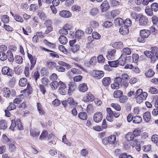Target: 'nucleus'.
Instances as JSON below:
<instances>
[{"instance_id": "3", "label": "nucleus", "mask_w": 158, "mask_h": 158, "mask_svg": "<svg viewBox=\"0 0 158 158\" xmlns=\"http://www.w3.org/2000/svg\"><path fill=\"white\" fill-rule=\"evenodd\" d=\"M2 74L7 76L11 77L12 76L13 70L12 69H10L9 67L5 66L3 67L2 69Z\"/></svg>"}, {"instance_id": "55", "label": "nucleus", "mask_w": 158, "mask_h": 158, "mask_svg": "<svg viewBox=\"0 0 158 158\" xmlns=\"http://www.w3.org/2000/svg\"><path fill=\"white\" fill-rule=\"evenodd\" d=\"M90 25L92 27L96 28L98 27L99 24L97 21L93 20L91 22Z\"/></svg>"}, {"instance_id": "41", "label": "nucleus", "mask_w": 158, "mask_h": 158, "mask_svg": "<svg viewBox=\"0 0 158 158\" xmlns=\"http://www.w3.org/2000/svg\"><path fill=\"white\" fill-rule=\"evenodd\" d=\"M3 90L4 96L6 97H9L10 94V91L9 89L8 88H4L3 89Z\"/></svg>"}, {"instance_id": "4", "label": "nucleus", "mask_w": 158, "mask_h": 158, "mask_svg": "<svg viewBox=\"0 0 158 158\" xmlns=\"http://www.w3.org/2000/svg\"><path fill=\"white\" fill-rule=\"evenodd\" d=\"M68 94L70 96L75 91L77 86L76 84L73 82H69L68 84Z\"/></svg>"}, {"instance_id": "54", "label": "nucleus", "mask_w": 158, "mask_h": 158, "mask_svg": "<svg viewBox=\"0 0 158 158\" xmlns=\"http://www.w3.org/2000/svg\"><path fill=\"white\" fill-rule=\"evenodd\" d=\"M2 21L4 23H7L9 21V17L6 15H3L2 18Z\"/></svg>"}, {"instance_id": "22", "label": "nucleus", "mask_w": 158, "mask_h": 158, "mask_svg": "<svg viewBox=\"0 0 158 158\" xmlns=\"http://www.w3.org/2000/svg\"><path fill=\"white\" fill-rule=\"evenodd\" d=\"M24 96L23 94H21L17 97L16 98L14 99V103L16 104L20 103L23 99Z\"/></svg>"}, {"instance_id": "61", "label": "nucleus", "mask_w": 158, "mask_h": 158, "mask_svg": "<svg viewBox=\"0 0 158 158\" xmlns=\"http://www.w3.org/2000/svg\"><path fill=\"white\" fill-rule=\"evenodd\" d=\"M131 16L132 19H137L139 18V14L138 15L136 12H132L131 13Z\"/></svg>"}, {"instance_id": "50", "label": "nucleus", "mask_w": 158, "mask_h": 158, "mask_svg": "<svg viewBox=\"0 0 158 158\" xmlns=\"http://www.w3.org/2000/svg\"><path fill=\"white\" fill-rule=\"evenodd\" d=\"M93 37L95 39H99L101 37V35L98 33L94 31L92 34Z\"/></svg>"}, {"instance_id": "29", "label": "nucleus", "mask_w": 158, "mask_h": 158, "mask_svg": "<svg viewBox=\"0 0 158 158\" xmlns=\"http://www.w3.org/2000/svg\"><path fill=\"white\" fill-rule=\"evenodd\" d=\"M7 56L8 60L10 62H13L14 60V58L13 55L10 50H8L7 52Z\"/></svg>"}, {"instance_id": "20", "label": "nucleus", "mask_w": 158, "mask_h": 158, "mask_svg": "<svg viewBox=\"0 0 158 158\" xmlns=\"http://www.w3.org/2000/svg\"><path fill=\"white\" fill-rule=\"evenodd\" d=\"M67 102L71 106H76L77 105V103L76 102L72 97H69L67 99Z\"/></svg>"}, {"instance_id": "58", "label": "nucleus", "mask_w": 158, "mask_h": 158, "mask_svg": "<svg viewBox=\"0 0 158 158\" xmlns=\"http://www.w3.org/2000/svg\"><path fill=\"white\" fill-rule=\"evenodd\" d=\"M93 110V108L92 105L91 104L88 105L86 111L88 113H90Z\"/></svg>"}, {"instance_id": "38", "label": "nucleus", "mask_w": 158, "mask_h": 158, "mask_svg": "<svg viewBox=\"0 0 158 158\" xmlns=\"http://www.w3.org/2000/svg\"><path fill=\"white\" fill-rule=\"evenodd\" d=\"M37 106L39 114L41 115L43 114L44 113V111L42 108V106L41 104L40 103H37Z\"/></svg>"}, {"instance_id": "9", "label": "nucleus", "mask_w": 158, "mask_h": 158, "mask_svg": "<svg viewBox=\"0 0 158 158\" xmlns=\"http://www.w3.org/2000/svg\"><path fill=\"white\" fill-rule=\"evenodd\" d=\"M59 15L62 17L64 18H68L71 16L72 14L69 11L67 10H63L60 12Z\"/></svg>"}, {"instance_id": "31", "label": "nucleus", "mask_w": 158, "mask_h": 158, "mask_svg": "<svg viewBox=\"0 0 158 158\" xmlns=\"http://www.w3.org/2000/svg\"><path fill=\"white\" fill-rule=\"evenodd\" d=\"M142 120L141 117L137 115L134 117L133 122L135 123H139L142 122Z\"/></svg>"}, {"instance_id": "27", "label": "nucleus", "mask_w": 158, "mask_h": 158, "mask_svg": "<svg viewBox=\"0 0 158 158\" xmlns=\"http://www.w3.org/2000/svg\"><path fill=\"white\" fill-rule=\"evenodd\" d=\"M151 49V51H145L144 52V53L146 56L150 58L152 60V58L153 57V56H154V53H153L152 51L153 47Z\"/></svg>"}, {"instance_id": "46", "label": "nucleus", "mask_w": 158, "mask_h": 158, "mask_svg": "<svg viewBox=\"0 0 158 158\" xmlns=\"http://www.w3.org/2000/svg\"><path fill=\"white\" fill-rule=\"evenodd\" d=\"M131 25V20L129 19H127L126 20L124 21L123 26L127 27H130Z\"/></svg>"}, {"instance_id": "5", "label": "nucleus", "mask_w": 158, "mask_h": 158, "mask_svg": "<svg viewBox=\"0 0 158 158\" xmlns=\"http://www.w3.org/2000/svg\"><path fill=\"white\" fill-rule=\"evenodd\" d=\"M104 74V72L102 71L95 70H94L92 72L93 77L98 79H100L103 77Z\"/></svg>"}, {"instance_id": "60", "label": "nucleus", "mask_w": 158, "mask_h": 158, "mask_svg": "<svg viewBox=\"0 0 158 158\" xmlns=\"http://www.w3.org/2000/svg\"><path fill=\"white\" fill-rule=\"evenodd\" d=\"M119 158H133L130 155H127L126 153H123L120 154L119 156Z\"/></svg>"}, {"instance_id": "12", "label": "nucleus", "mask_w": 158, "mask_h": 158, "mask_svg": "<svg viewBox=\"0 0 158 158\" xmlns=\"http://www.w3.org/2000/svg\"><path fill=\"white\" fill-rule=\"evenodd\" d=\"M125 69H132L133 71L135 72L136 73H139L140 70L138 68V67L137 66H135L132 64H127L125 67Z\"/></svg>"}, {"instance_id": "6", "label": "nucleus", "mask_w": 158, "mask_h": 158, "mask_svg": "<svg viewBox=\"0 0 158 158\" xmlns=\"http://www.w3.org/2000/svg\"><path fill=\"white\" fill-rule=\"evenodd\" d=\"M102 119V116L101 112H96L94 116V120L96 123L100 122Z\"/></svg>"}, {"instance_id": "32", "label": "nucleus", "mask_w": 158, "mask_h": 158, "mask_svg": "<svg viewBox=\"0 0 158 158\" xmlns=\"http://www.w3.org/2000/svg\"><path fill=\"white\" fill-rule=\"evenodd\" d=\"M59 40L60 43L63 44H65L68 42V40L66 37L62 35L60 36Z\"/></svg>"}, {"instance_id": "16", "label": "nucleus", "mask_w": 158, "mask_h": 158, "mask_svg": "<svg viewBox=\"0 0 158 158\" xmlns=\"http://www.w3.org/2000/svg\"><path fill=\"white\" fill-rule=\"evenodd\" d=\"M40 48L42 50H44L48 52H51L52 53H50L49 54L50 56L53 57H55L56 58H59V56L58 55H57L56 52H55L52 51L46 48H44L42 47H40Z\"/></svg>"}, {"instance_id": "44", "label": "nucleus", "mask_w": 158, "mask_h": 158, "mask_svg": "<svg viewBox=\"0 0 158 158\" xmlns=\"http://www.w3.org/2000/svg\"><path fill=\"white\" fill-rule=\"evenodd\" d=\"M71 47V51L74 53L77 52L80 48L79 45L77 44H75Z\"/></svg>"}, {"instance_id": "11", "label": "nucleus", "mask_w": 158, "mask_h": 158, "mask_svg": "<svg viewBox=\"0 0 158 158\" xmlns=\"http://www.w3.org/2000/svg\"><path fill=\"white\" fill-rule=\"evenodd\" d=\"M78 90L81 92H85L88 90V86L85 83H82L80 84L78 87Z\"/></svg>"}, {"instance_id": "36", "label": "nucleus", "mask_w": 158, "mask_h": 158, "mask_svg": "<svg viewBox=\"0 0 158 158\" xmlns=\"http://www.w3.org/2000/svg\"><path fill=\"white\" fill-rule=\"evenodd\" d=\"M7 59V55L4 51H0V59L2 61H5Z\"/></svg>"}, {"instance_id": "8", "label": "nucleus", "mask_w": 158, "mask_h": 158, "mask_svg": "<svg viewBox=\"0 0 158 158\" xmlns=\"http://www.w3.org/2000/svg\"><path fill=\"white\" fill-rule=\"evenodd\" d=\"M84 32L81 30H77L73 36V37L78 39H82L84 35Z\"/></svg>"}, {"instance_id": "33", "label": "nucleus", "mask_w": 158, "mask_h": 158, "mask_svg": "<svg viewBox=\"0 0 158 158\" xmlns=\"http://www.w3.org/2000/svg\"><path fill=\"white\" fill-rule=\"evenodd\" d=\"M154 74L155 73L153 71L150 69L145 72V75L148 77H152L154 75Z\"/></svg>"}, {"instance_id": "24", "label": "nucleus", "mask_w": 158, "mask_h": 158, "mask_svg": "<svg viewBox=\"0 0 158 158\" xmlns=\"http://www.w3.org/2000/svg\"><path fill=\"white\" fill-rule=\"evenodd\" d=\"M114 23L116 25L122 26L123 25L124 20L121 18H117L115 19Z\"/></svg>"}, {"instance_id": "56", "label": "nucleus", "mask_w": 158, "mask_h": 158, "mask_svg": "<svg viewBox=\"0 0 158 158\" xmlns=\"http://www.w3.org/2000/svg\"><path fill=\"white\" fill-rule=\"evenodd\" d=\"M156 52H153L154 53V56L152 58V61L154 62L158 59V51Z\"/></svg>"}, {"instance_id": "64", "label": "nucleus", "mask_w": 158, "mask_h": 158, "mask_svg": "<svg viewBox=\"0 0 158 158\" xmlns=\"http://www.w3.org/2000/svg\"><path fill=\"white\" fill-rule=\"evenodd\" d=\"M152 141L155 143H156L158 142V135L155 134L153 135L152 137Z\"/></svg>"}, {"instance_id": "19", "label": "nucleus", "mask_w": 158, "mask_h": 158, "mask_svg": "<svg viewBox=\"0 0 158 158\" xmlns=\"http://www.w3.org/2000/svg\"><path fill=\"white\" fill-rule=\"evenodd\" d=\"M111 82V78L110 77H105L102 80V83L104 86H107L109 85Z\"/></svg>"}, {"instance_id": "63", "label": "nucleus", "mask_w": 158, "mask_h": 158, "mask_svg": "<svg viewBox=\"0 0 158 158\" xmlns=\"http://www.w3.org/2000/svg\"><path fill=\"white\" fill-rule=\"evenodd\" d=\"M42 84L46 86H48V84L49 83V81L48 79L45 77H43L41 79Z\"/></svg>"}, {"instance_id": "23", "label": "nucleus", "mask_w": 158, "mask_h": 158, "mask_svg": "<svg viewBox=\"0 0 158 158\" xmlns=\"http://www.w3.org/2000/svg\"><path fill=\"white\" fill-rule=\"evenodd\" d=\"M112 46L113 48L117 49H121L123 47V44L121 42H115L112 44Z\"/></svg>"}, {"instance_id": "17", "label": "nucleus", "mask_w": 158, "mask_h": 158, "mask_svg": "<svg viewBox=\"0 0 158 158\" xmlns=\"http://www.w3.org/2000/svg\"><path fill=\"white\" fill-rule=\"evenodd\" d=\"M129 29L127 27L123 26L119 30V32L123 35H125L128 33Z\"/></svg>"}, {"instance_id": "7", "label": "nucleus", "mask_w": 158, "mask_h": 158, "mask_svg": "<svg viewBox=\"0 0 158 158\" xmlns=\"http://www.w3.org/2000/svg\"><path fill=\"white\" fill-rule=\"evenodd\" d=\"M94 99V96L90 92L87 93L86 96L83 98L84 101L85 102H92Z\"/></svg>"}, {"instance_id": "26", "label": "nucleus", "mask_w": 158, "mask_h": 158, "mask_svg": "<svg viewBox=\"0 0 158 158\" xmlns=\"http://www.w3.org/2000/svg\"><path fill=\"white\" fill-rule=\"evenodd\" d=\"M118 60V62H119L118 65L119 64L121 65H123L126 63V57L125 56L123 57V55H122Z\"/></svg>"}, {"instance_id": "49", "label": "nucleus", "mask_w": 158, "mask_h": 158, "mask_svg": "<svg viewBox=\"0 0 158 158\" xmlns=\"http://www.w3.org/2000/svg\"><path fill=\"white\" fill-rule=\"evenodd\" d=\"M99 12L98 9L94 8L91 9L90 11V14L93 16H95Z\"/></svg>"}, {"instance_id": "28", "label": "nucleus", "mask_w": 158, "mask_h": 158, "mask_svg": "<svg viewBox=\"0 0 158 158\" xmlns=\"http://www.w3.org/2000/svg\"><path fill=\"white\" fill-rule=\"evenodd\" d=\"M116 137L115 135H111L109 136L108 140L109 143L110 144H113L116 141Z\"/></svg>"}, {"instance_id": "43", "label": "nucleus", "mask_w": 158, "mask_h": 158, "mask_svg": "<svg viewBox=\"0 0 158 158\" xmlns=\"http://www.w3.org/2000/svg\"><path fill=\"white\" fill-rule=\"evenodd\" d=\"M15 61L19 64H21L22 63L23 59L20 56H16L15 58Z\"/></svg>"}, {"instance_id": "18", "label": "nucleus", "mask_w": 158, "mask_h": 158, "mask_svg": "<svg viewBox=\"0 0 158 158\" xmlns=\"http://www.w3.org/2000/svg\"><path fill=\"white\" fill-rule=\"evenodd\" d=\"M30 135L31 136L33 137L37 136L39 135L40 134V132L39 130L36 129H31L30 130Z\"/></svg>"}, {"instance_id": "42", "label": "nucleus", "mask_w": 158, "mask_h": 158, "mask_svg": "<svg viewBox=\"0 0 158 158\" xmlns=\"http://www.w3.org/2000/svg\"><path fill=\"white\" fill-rule=\"evenodd\" d=\"M120 13V11L119 10H112L111 12V15L113 18H114L115 17L118 15Z\"/></svg>"}, {"instance_id": "10", "label": "nucleus", "mask_w": 158, "mask_h": 158, "mask_svg": "<svg viewBox=\"0 0 158 158\" xmlns=\"http://www.w3.org/2000/svg\"><path fill=\"white\" fill-rule=\"evenodd\" d=\"M100 7L101 11L102 12L107 11L110 8L109 4L106 1L103 2Z\"/></svg>"}, {"instance_id": "47", "label": "nucleus", "mask_w": 158, "mask_h": 158, "mask_svg": "<svg viewBox=\"0 0 158 158\" xmlns=\"http://www.w3.org/2000/svg\"><path fill=\"white\" fill-rule=\"evenodd\" d=\"M151 9L152 11L156 12L158 11V5L156 3H154L151 5Z\"/></svg>"}, {"instance_id": "51", "label": "nucleus", "mask_w": 158, "mask_h": 158, "mask_svg": "<svg viewBox=\"0 0 158 158\" xmlns=\"http://www.w3.org/2000/svg\"><path fill=\"white\" fill-rule=\"evenodd\" d=\"M127 100V97L125 96H121L119 98V100L121 103H123L126 102Z\"/></svg>"}, {"instance_id": "57", "label": "nucleus", "mask_w": 158, "mask_h": 158, "mask_svg": "<svg viewBox=\"0 0 158 158\" xmlns=\"http://www.w3.org/2000/svg\"><path fill=\"white\" fill-rule=\"evenodd\" d=\"M123 53L127 55H130L131 53V49L128 48H126L123 49Z\"/></svg>"}, {"instance_id": "35", "label": "nucleus", "mask_w": 158, "mask_h": 158, "mask_svg": "<svg viewBox=\"0 0 158 158\" xmlns=\"http://www.w3.org/2000/svg\"><path fill=\"white\" fill-rule=\"evenodd\" d=\"M119 62H118V60H116L114 61H108V63L110 66L111 67H116L118 65Z\"/></svg>"}, {"instance_id": "62", "label": "nucleus", "mask_w": 158, "mask_h": 158, "mask_svg": "<svg viewBox=\"0 0 158 158\" xmlns=\"http://www.w3.org/2000/svg\"><path fill=\"white\" fill-rule=\"evenodd\" d=\"M98 62L99 63H103L104 62L105 59L102 55H99L97 58Z\"/></svg>"}, {"instance_id": "45", "label": "nucleus", "mask_w": 158, "mask_h": 158, "mask_svg": "<svg viewBox=\"0 0 158 158\" xmlns=\"http://www.w3.org/2000/svg\"><path fill=\"white\" fill-rule=\"evenodd\" d=\"M111 106L117 111H120L121 109L120 106L117 103H112Z\"/></svg>"}, {"instance_id": "39", "label": "nucleus", "mask_w": 158, "mask_h": 158, "mask_svg": "<svg viewBox=\"0 0 158 158\" xmlns=\"http://www.w3.org/2000/svg\"><path fill=\"white\" fill-rule=\"evenodd\" d=\"M81 71L78 69L75 68H72L70 71H69L68 73V74L69 75V73H70L71 72L73 73V74H80Z\"/></svg>"}, {"instance_id": "25", "label": "nucleus", "mask_w": 158, "mask_h": 158, "mask_svg": "<svg viewBox=\"0 0 158 158\" xmlns=\"http://www.w3.org/2000/svg\"><path fill=\"white\" fill-rule=\"evenodd\" d=\"M123 95V92L121 90H115L113 94V96L114 98H119L121 96Z\"/></svg>"}, {"instance_id": "13", "label": "nucleus", "mask_w": 158, "mask_h": 158, "mask_svg": "<svg viewBox=\"0 0 158 158\" xmlns=\"http://www.w3.org/2000/svg\"><path fill=\"white\" fill-rule=\"evenodd\" d=\"M116 50H112L108 52L106 55L107 58L108 60H112L114 58Z\"/></svg>"}, {"instance_id": "48", "label": "nucleus", "mask_w": 158, "mask_h": 158, "mask_svg": "<svg viewBox=\"0 0 158 158\" xmlns=\"http://www.w3.org/2000/svg\"><path fill=\"white\" fill-rule=\"evenodd\" d=\"M59 85V82L56 81H54L50 84V86L52 89H56Z\"/></svg>"}, {"instance_id": "15", "label": "nucleus", "mask_w": 158, "mask_h": 158, "mask_svg": "<svg viewBox=\"0 0 158 158\" xmlns=\"http://www.w3.org/2000/svg\"><path fill=\"white\" fill-rule=\"evenodd\" d=\"M143 118L144 121L148 123L151 119V115L149 111H147L144 113L143 115Z\"/></svg>"}, {"instance_id": "59", "label": "nucleus", "mask_w": 158, "mask_h": 158, "mask_svg": "<svg viewBox=\"0 0 158 158\" xmlns=\"http://www.w3.org/2000/svg\"><path fill=\"white\" fill-rule=\"evenodd\" d=\"M148 7L147 6L145 9V12L148 15L152 16L153 15L152 11V9H150V8H148Z\"/></svg>"}, {"instance_id": "21", "label": "nucleus", "mask_w": 158, "mask_h": 158, "mask_svg": "<svg viewBox=\"0 0 158 158\" xmlns=\"http://www.w3.org/2000/svg\"><path fill=\"white\" fill-rule=\"evenodd\" d=\"M78 117L81 120H85L87 118V115L86 112H82L79 113L78 114Z\"/></svg>"}, {"instance_id": "34", "label": "nucleus", "mask_w": 158, "mask_h": 158, "mask_svg": "<svg viewBox=\"0 0 158 158\" xmlns=\"http://www.w3.org/2000/svg\"><path fill=\"white\" fill-rule=\"evenodd\" d=\"M125 138L128 141H131L133 140L134 136L132 133L129 132L127 134Z\"/></svg>"}, {"instance_id": "30", "label": "nucleus", "mask_w": 158, "mask_h": 158, "mask_svg": "<svg viewBox=\"0 0 158 158\" xmlns=\"http://www.w3.org/2000/svg\"><path fill=\"white\" fill-rule=\"evenodd\" d=\"M27 80L25 78H22L20 79L19 82V85L21 87L25 86L27 84Z\"/></svg>"}, {"instance_id": "2", "label": "nucleus", "mask_w": 158, "mask_h": 158, "mask_svg": "<svg viewBox=\"0 0 158 158\" xmlns=\"http://www.w3.org/2000/svg\"><path fill=\"white\" fill-rule=\"evenodd\" d=\"M139 23L140 26H145L148 24V18L142 14H139Z\"/></svg>"}, {"instance_id": "40", "label": "nucleus", "mask_w": 158, "mask_h": 158, "mask_svg": "<svg viewBox=\"0 0 158 158\" xmlns=\"http://www.w3.org/2000/svg\"><path fill=\"white\" fill-rule=\"evenodd\" d=\"M7 127V123L4 120H2L0 121V129L4 130Z\"/></svg>"}, {"instance_id": "52", "label": "nucleus", "mask_w": 158, "mask_h": 158, "mask_svg": "<svg viewBox=\"0 0 158 158\" xmlns=\"http://www.w3.org/2000/svg\"><path fill=\"white\" fill-rule=\"evenodd\" d=\"M140 130L138 129L134 130L133 131V134L134 137H137L139 136L141 134Z\"/></svg>"}, {"instance_id": "37", "label": "nucleus", "mask_w": 158, "mask_h": 158, "mask_svg": "<svg viewBox=\"0 0 158 158\" xmlns=\"http://www.w3.org/2000/svg\"><path fill=\"white\" fill-rule=\"evenodd\" d=\"M28 57L30 60L31 64H35L36 62V60L35 56H33L32 55L28 53L27 54Z\"/></svg>"}, {"instance_id": "1", "label": "nucleus", "mask_w": 158, "mask_h": 158, "mask_svg": "<svg viewBox=\"0 0 158 158\" xmlns=\"http://www.w3.org/2000/svg\"><path fill=\"white\" fill-rule=\"evenodd\" d=\"M58 86L59 87L58 89L59 93L62 95L66 94L68 89L65 84L61 81H60L59 82Z\"/></svg>"}, {"instance_id": "14", "label": "nucleus", "mask_w": 158, "mask_h": 158, "mask_svg": "<svg viewBox=\"0 0 158 158\" xmlns=\"http://www.w3.org/2000/svg\"><path fill=\"white\" fill-rule=\"evenodd\" d=\"M150 34V31L146 29L141 30L140 31V36L146 38H148Z\"/></svg>"}, {"instance_id": "53", "label": "nucleus", "mask_w": 158, "mask_h": 158, "mask_svg": "<svg viewBox=\"0 0 158 158\" xmlns=\"http://www.w3.org/2000/svg\"><path fill=\"white\" fill-rule=\"evenodd\" d=\"M82 76L78 75L75 76L73 77V79L75 82H79L82 80Z\"/></svg>"}]
</instances>
